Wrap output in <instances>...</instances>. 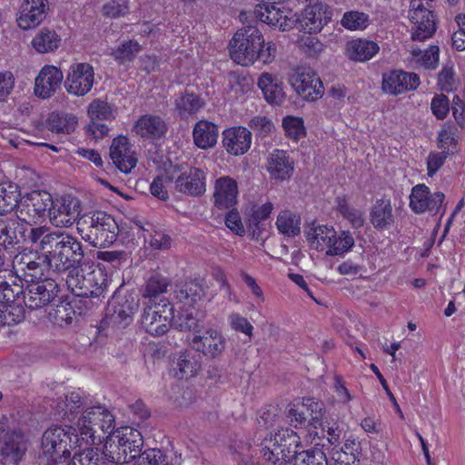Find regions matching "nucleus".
<instances>
[{
	"mask_svg": "<svg viewBox=\"0 0 465 465\" xmlns=\"http://www.w3.org/2000/svg\"><path fill=\"white\" fill-rule=\"evenodd\" d=\"M45 226L32 227L30 229L29 243L35 245V249L23 248L14 258V264L18 266L25 276L32 281L51 279L52 273H56L49 250H46Z\"/></svg>",
	"mask_w": 465,
	"mask_h": 465,
	"instance_id": "obj_1",
	"label": "nucleus"
},
{
	"mask_svg": "<svg viewBox=\"0 0 465 465\" xmlns=\"http://www.w3.org/2000/svg\"><path fill=\"white\" fill-rule=\"evenodd\" d=\"M45 245L49 250L56 273L75 271L82 267L85 260V252L82 242L74 235L65 232H49L45 226Z\"/></svg>",
	"mask_w": 465,
	"mask_h": 465,
	"instance_id": "obj_2",
	"label": "nucleus"
},
{
	"mask_svg": "<svg viewBox=\"0 0 465 465\" xmlns=\"http://www.w3.org/2000/svg\"><path fill=\"white\" fill-rule=\"evenodd\" d=\"M68 290L83 303L86 310H91L103 302L107 292V276L101 269L85 272L77 269L71 271L66 278Z\"/></svg>",
	"mask_w": 465,
	"mask_h": 465,
	"instance_id": "obj_3",
	"label": "nucleus"
},
{
	"mask_svg": "<svg viewBox=\"0 0 465 465\" xmlns=\"http://www.w3.org/2000/svg\"><path fill=\"white\" fill-rule=\"evenodd\" d=\"M77 232L93 247L106 248L117 240L119 226L114 217L104 212H88L79 219Z\"/></svg>",
	"mask_w": 465,
	"mask_h": 465,
	"instance_id": "obj_4",
	"label": "nucleus"
},
{
	"mask_svg": "<svg viewBox=\"0 0 465 465\" xmlns=\"http://www.w3.org/2000/svg\"><path fill=\"white\" fill-rule=\"evenodd\" d=\"M103 446L105 460L124 465L142 455L143 438L139 430L124 427L107 435Z\"/></svg>",
	"mask_w": 465,
	"mask_h": 465,
	"instance_id": "obj_5",
	"label": "nucleus"
},
{
	"mask_svg": "<svg viewBox=\"0 0 465 465\" xmlns=\"http://www.w3.org/2000/svg\"><path fill=\"white\" fill-rule=\"evenodd\" d=\"M299 435L289 428L267 433L255 444L263 465H284L301 445Z\"/></svg>",
	"mask_w": 465,
	"mask_h": 465,
	"instance_id": "obj_6",
	"label": "nucleus"
},
{
	"mask_svg": "<svg viewBox=\"0 0 465 465\" xmlns=\"http://www.w3.org/2000/svg\"><path fill=\"white\" fill-rule=\"evenodd\" d=\"M115 427L114 416L104 405L85 407L77 420V429L82 441L89 445L99 444L105 433H113Z\"/></svg>",
	"mask_w": 465,
	"mask_h": 465,
	"instance_id": "obj_7",
	"label": "nucleus"
},
{
	"mask_svg": "<svg viewBox=\"0 0 465 465\" xmlns=\"http://www.w3.org/2000/svg\"><path fill=\"white\" fill-rule=\"evenodd\" d=\"M81 439L72 426H54L47 429L42 436V450L52 464H58L71 456V451L79 447Z\"/></svg>",
	"mask_w": 465,
	"mask_h": 465,
	"instance_id": "obj_8",
	"label": "nucleus"
},
{
	"mask_svg": "<svg viewBox=\"0 0 465 465\" xmlns=\"http://www.w3.org/2000/svg\"><path fill=\"white\" fill-rule=\"evenodd\" d=\"M306 238L312 249L325 252L327 255H341L354 245V238L349 231H342L339 235L332 227L312 223L306 232Z\"/></svg>",
	"mask_w": 465,
	"mask_h": 465,
	"instance_id": "obj_9",
	"label": "nucleus"
},
{
	"mask_svg": "<svg viewBox=\"0 0 465 465\" xmlns=\"http://www.w3.org/2000/svg\"><path fill=\"white\" fill-rule=\"evenodd\" d=\"M264 44L261 31H236L229 43L231 58L238 64L248 66L259 57V48Z\"/></svg>",
	"mask_w": 465,
	"mask_h": 465,
	"instance_id": "obj_10",
	"label": "nucleus"
},
{
	"mask_svg": "<svg viewBox=\"0 0 465 465\" xmlns=\"http://www.w3.org/2000/svg\"><path fill=\"white\" fill-rule=\"evenodd\" d=\"M52 204L53 198L48 192L32 191L19 199L16 217L28 225L36 223L48 215Z\"/></svg>",
	"mask_w": 465,
	"mask_h": 465,
	"instance_id": "obj_11",
	"label": "nucleus"
},
{
	"mask_svg": "<svg viewBox=\"0 0 465 465\" xmlns=\"http://www.w3.org/2000/svg\"><path fill=\"white\" fill-rule=\"evenodd\" d=\"M139 300L132 293L114 294L110 302L104 324L116 328H125L133 322L138 311Z\"/></svg>",
	"mask_w": 465,
	"mask_h": 465,
	"instance_id": "obj_12",
	"label": "nucleus"
},
{
	"mask_svg": "<svg viewBox=\"0 0 465 465\" xmlns=\"http://www.w3.org/2000/svg\"><path fill=\"white\" fill-rule=\"evenodd\" d=\"M289 83L296 94L307 101H316L324 94L322 82L308 66H298L292 70Z\"/></svg>",
	"mask_w": 465,
	"mask_h": 465,
	"instance_id": "obj_13",
	"label": "nucleus"
},
{
	"mask_svg": "<svg viewBox=\"0 0 465 465\" xmlns=\"http://www.w3.org/2000/svg\"><path fill=\"white\" fill-rule=\"evenodd\" d=\"M81 203L70 194L53 200L49 209V221L55 227L69 228L81 219Z\"/></svg>",
	"mask_w": 465,
	"mask_h": 465,
	"instance_id": "obj_14",
	"label": "nucleus"
},
{
	"mask_svg": "<svg viewBox=\"0 0 465 465\" xmlns=\"http://www.w3.org/2000/svg\"><path fill=\"white\" fill-rule=\"evenodd\" d=\"M444 200L445 195L443 193H431L427 185L420 183L411 189L410 207L417 214L428 212L431 215L440 213V217H442L445 213V207H443Z\"/></svg>",
	"mask_w": 465,
	"mask_h": 465,
	"instance_id": "obj_15",
	"label": "nucleus"
},
{
	"mask_svg": "<svg viewBox=\"0 0 465 465\" xmlns=\"http://www.w3.org/2000/svg\"><path fill=\"white\" fill-rule=\"evenodd\" d=\"M173 306L171 302H165L161 306L144 307L141 323L145 331L153 336L165 334L173 318Z\"/></svg>",
	"mask_w": 465,
	"mask_h": 465,
	"instance_id": "obj_16",
	"label": "nucleus"
},
{
	"mask_svg": "<svg viewBox=\"0 0 465 465\" xmlns=\"http://www.w3.org/2000/svg\"><path fill=\"white\" fill-rule=\"evenodd\" d=\"M60 292L58 283L53 279H45L28 284L25 292V305L29 310H37L50 304Z\"/></svg>",
	"mask_w": 465,
	"mask_h": 465,
	"instance_id": "obj_17",
	"label": "nucleus"
},
{
	"mask_svg": "<svg viewBox=\"0 0 465 465\" xmlns=\"http://www.w3.org/2000/svg\"><path fill=\"white\" fill-rule=\"evenodd\" d=\"M94 83V71L88 63H77L70 66L64 81L68 94L84 96L89 93Z\"/></svg>",
	"mask_w": 465,
	"mask_h": 465,
	"instance_id": "obj_18",
	"label": "nucleus"
},
{
	"mask_svg": "<svg viewBox=\"0 0 465 465\" xmlns=\"http://www.w3.org/2000/svg\"><path fill=\"white\" fill-rule=\"evenodd\" d=\"M30 229L28 224L18 218H1L0 245L8 250L29 243Z\"/></svg>",
	"mask_w": 465,
	"mask_h": 465,
	"instance_id": "obj_19",
	"label": "nucleus"
},
{
	"mask_svg": "<svg viewBox=\"0 0 465 465\" xmlns=\"http://www.w3.org/2000/svg\"><path fill=\"white\" fill-rule=\"evenodd\" d=\"M191 348L209 359L220 357L226 348V339L221 331L210 328L205 331L194 334L190 341Z\"/></svg>",
	"mask_w": 465,
	"mask_h": 465,
	"instance_id": "obj_20",
	"label": "nucleus"
},
{
	"mask_svg": "<svg viewBox=\"0 0 465 465\" xmlns=\"http://www.w3.org/2000/svg\"><path fill=\"white\" fill-rule=\"evenodd\" d=\"M239 20L244 25L242 29H258L263 25L269 26H279V29H284L285 17L282 16L279 9L275 6H272V9L268 5H259L252 12H241L239 15Z\"/></svg>",
	"mask_w": 465,
	"mask_h": 465,
	"instance_id": "obj_21",
	"label": "nucleus"
},
{
	"mask_svg": "<svg viewBox=\"0 0 465 465\" xmlns=\"http://www.w3.org/2000/svg\"><path fill=\"white\" fill-rule=\"evenodd\" d=\"M331 16L332 12L327 5L322 2H316L313 5H306L301 17L296 19L294 26L288 25L285 23L283 27L288 26L289 29L292 27H296V29L299 27L303 29L305 27H309V29H323L331 21Z\"/></svg>",
	"mask_w": 465,
	"mask_h": 465,
	"instance_id": "obj_22",
	"label": "nucleus"
},
{
	"mask_svg": "<svg viewBox=\"0 0 465 465\" xmlns=\"http://www.w3.org/2000/svg\"><path fill=\"white\" fill-rule=\"evenodd\" d=\"M88 114L91 122L87 127V133L94 139H102L107 135L109 128L103 121H111L114 114L111 105L102 100H94L88 106Z\"/></svg>",
	"mask_w": 465,
	"mask_h": 465,
	"instance_id": "obj_23",
	"label": "nucleus"
},
{
	"mask_svg": "<svg viewBox=\"0 0 465 465\" xmlns=\"http://www.w3.org/2000/svg\"><path fill=\"white\" fill-rule=\"evenodd\" d=\"M420 84V77L415 73L392 70L382 75V90L390 94L397 95L416 90Z\"/></svg>",
	"mask_w": 465,
	"mask_h": 465,
	"instance_id": "obj_24",
	"label": "nucleus"
},
{
	"mask_svg": "<svg viewBox=\"0 0 465 465\" xmlns=\"http://www.w3.org/2000/svg\"><path fill=\"white\" fill-rule=\"evenodd\" d=\"M205 173L196 167H189L182 172L174 180L176 192L185 195L197 197L203 195L206 191Z\"/></svg>",
	"mask_w": 465,
	"mask_h": 465,
	"instance_id": "obj_25",
	"label": "nucleus"
},
{
	"mask_svg": "<svg viewBox=\"0 0 465 465\" xmlns=\"http://www.w3.org/2000/svg\"><path fill=\"white\" fill-rule=\"evenodd\" d=\"M169 286L170 281L167 277L158 273L150 276L141 289L144 307L161 306L170 302L164 297Z\"/></svg>",
	"mask_w": 465,
	"mask_h": 465,
	"instance_id": "obj_26",
	"label": "nucleus"
},
{
	"mask_svg": "<svg viewBox=\"0 0 465 465\" xmlns=\"http://www.w3.org/2000/svg\"><path fill=\"white\" fill-rule=\"evenodd\" d=\"M213 189V203L218 209L228 210L237 203L238 183L232 177L225 175L217 178Z\"/></svg>",
	"mask_w": 465,
	"mask_h": 465,
	"instance_id": "obj_27",
	"label": "nucleus"
},
{
	"mask_svg": "<svg viewBox=\"0 0 465 465\" xmlns=\"http://www.w3.org/2000/svg\"><path fill=\"white\" fill-rule=\"evenodd\" d=\"M63 80L64 74L58 67L45 65L35 78V95L42 99L51 97L60 88Z\"/></svg>",
	"mask_w": 465,
	"mask_h": 465,
	"instance_id": "obj_28",
	"label": "nucleus"
},
{
	"mask_svg": "<svg viewBox=\"0 0 465 465\" xmlns=\"http://www.w3.org/2000/svg\"><path fill=\"white\" fill-rule=\"evenodd\" d=\"M110 157L114 164L124 173H130L136 166L138 161L125 136H118L113 140Z\"/></svg>",
	"mask_w": 465,
	"mask_h": 465,
	"instance_id": "obj_29",
	"label": "nucleus"
},
{
	"mask_svg": "<svg viewBox=\"0 0 465 465\" xmlns=\"http://www.w3.org/2000/svg\"><path fill=\"white\" fill-rule=\"evenodd\" d=\"M252 143V133L245 127L237 126L223 133V144L226 152L232 155L245 153Z\"/></svg>",
	"mask_w": 465,
	"mask_h": 465,
	"instance_id": "obj_30",
	"label": "nucleus"
},
{
	"mask_svg": "<svg viewBox=\"0 0 465 465\" xmlns=\"http://www.w3.org/2000/svg\"><path fill=\"white\" fill-rule=\"evenodd\" d=\"M45 0H25L17 18L20 29H33L45 17Z\"/></svg>",
	"mask_w": 465,
	"mask_h": 465,
	"instance_id": "obj_31",
	"label": "nucleus"
},
{
	"mask_svg": "<svg viewBox=\"0 0 465 465\" xmlns=\"http://www.w3.org/2000/svg\"><path fill=\"white\" fill-rule=\"evenodd\" d=\"M27 450V442L21 432L13 431L5 435L1 454L5 463L17 465Z\"/></svg>",
	"mask_w": 465,
	"mask_h": 465,
	"instance_id": "obj_32",
	"label": "nucleus"
},
{
	"mask_svg": "<svg viewBox=\"0 0 465 465\" xmlns=\"http://www.w3.org/2000/svg\"><path fill=\"white\" fill-rule=\"evenodd\" d=\"M267 171L272 179L284 181L289 179L293 172V163L287 152L274 150L267 159Z\"/></svg>",
	"mask_w": 465,
	"mask_h": 465,
	"instance_id": "obj_33",
	"label": "nucleus"
},
{
	"mask_svg": "<svg viewBox=\"0 0 465 465\" xmlns=\"http://www.w3.org/2000/svg\"><path fill=\"white\" fill-rule=\"evenodd\" d=\"M174 111L183 119L195 116L204 105V100L198 94L184 91L177 94L173 101Z\"/></svg>",
	"mask_w": 465,
	"mask_h": 465,
	"instance_id": "obj_34",
	"label": "nucleus"
},
{
	"mask_svg": "<svg viewBox=\"0 0 465 465\" xmlns=\"http://www.w3.org/2000/svg\"><path fill=\"white\" fill-rule=\"evenodd\" d=\"M135 133L147 139L160 138L167 131V125L162 117L153 114L141 116L134 125Z\"/></svg>",
	"mask_w": 465,
	"mask_h": 465,
	"instance_id": "obj_35",
	"label": "nucleus"
},
{
	"mask_svg": "<svg viewBox=\"0 0 465 465\" xmlns=\"http://www.w3.org/2000/svg\"><path fill=\"white\" fill-rule=\"evenodd\" d=\"M173 300L177 302L191 305L200 301L205 295V291L197 281L190 280L176 282L173 288Z\"/></svg>",
	"mask_w": 465,
	"mask_h": 465,
	"instance_id": "obj_36",
	"label": "nucleus"
},
{
	"mask_svg": "<svg viewBox=\"0 0 465 465\" xmlns=\"http://www.w3.org/2000/svg\"><path fill=\"white\" fill-rule=\"evenodd\" d=\"M379 50L376 43L359 38L347 43L345 54L350 60L365 62L371 60Z\"/></svg>",
	"mask_w": 465,
	"mask_h": 465,
	"instance_id": "obj_37",
	"label": "nucleus"
},
{
	"mask_svg": "<svg viewBox=\"0 0 465 465\" xmlns=\"http://www.w3.org/2000/svg\"><path fill=\"white\" fill-rule=\"evenodd\" d=\"M370 221L377 230L389 229L394 223L392 206L389 199H379L371 207Z\"/></svg>",
	"mask_w": 465,
	"mask_h": 465,
	"instance_id": "obj_38",
	"label": "nucleus"
},
{
	"mask_svg": "<svg viewBox=\"0 0 465 465\" xmlns=\"http://www.w3.org/2000/svg\"><path fill=\"white\" fill-rule=\"evenodd\" d=\"M218 134L217 125L212 122L201 120L193 127V143L201 149L212 148L217 143Z\"/></svg>",
	"mask_w": 465,
	"mask_h": 465,
	"instance_id": "obj_39",
	"label": "nucleus"
},
{
	"mask_svg": "<svg viewBox=\"0 0 465 465\" xmlns=\"http://www.w3.org/2000/svg\"><path fill=\"white\" fill-rule=\"evenodd\" d=\"M20 196V191L16 184L0 183V216H5L14 210L17 212Z\"/></svg>",
	"mask_w": 465,
	"mask_h": 465,
	"instance_id": "obj_40",
	"label": "nucleus"
},
{
	"mask_svg": "<svg viewBox=\"0 0 465 465\" xmlns=\"http://www.w3.org/2000/svg\"><path fill=\"white\" fill-rule=\"evenodd\" d=\"M203 318V312L192 310L182 311L176 316L173 312L171 320L172 327L181 331H199L200 322Z\"/></svg>",
	"mask_w": 465,
	"mask_h": 465,
	"instance_id": "obj_41",
	"label": "nucleus"
},
{
	"mask_svg": "<svg viewBox=\"0 0 465 465\" xmlns=\"http://www.w3.org/2000/svg\"><path fill=\"white\" fill-rule=\"evenodd\" d=\"M77 118L70 114L53 112L46 120V127L55 134H71L75 130Z\"/></svg>",
	"mask_w": 465,
	"mask_h": 465,
	"instance_id": "obj_42",
	"label": "nucleus"
},
{
	"mask_svg": "<svg viewBox=\"0 0 465 465\" xmlns=\"http://www.w3.org/2000/svg\"><path fill=\"white\" fill-rule=\"evenodd\" d=\"M173 363L174 375L179 379L193 377L201 369V363L190 351L181 352Z\"/></svg>",
	"mask_w": 465,
	"mask_h": 465,
	"instance_id": "obj_43",
	"label": "nucleus"
},
{
	"mask_svg": "<svg viewBox=\"0 0 465 465\" xmlns=\"http://www.w3.org/2000/svg\"><path fill=\"white\" fill-rule=\"evenodd\" d=\"M258 86L262 91L265 100L269 104H280L284 100V93L282 87L278 84L272 75L263 73L259 80Z\"/></svg>",
	"mask_w": 465,
	"mask_h": 465,
	"instance_id": "obj_44",
	"label": "nucleus"
},
{
	"mask_svg": "<svg viewBox=\"0 0 465 465\" xmlns=\"http://www.w3.org/2000/svg\"><path fill=\"white\" fill-rule=\"evenodd\" d=\"M230 450L233 460L238 465H262L261 461L254 458L252 445L243 440H232L230 444Z\"/></svg>",
	"mask_w": 465,
	"mask_h": 465,
	"instance_id": "obj_45",
	"label": "nucleus"
},
{
	"mask_svg": "<svg viewBox=\"0 0 465 465\" xmlns=\"http://www.w3.org/2000/svg\"><path fill=\"white\" fill-rule=\"evenodd\" d=\"M276 227L284 236L295 237L301 232V218L289 210L282 211L277 216Z\"/></svg>",
	"mask_w": 465,
	"mask_h": 465,
	"instance_id": "obj_46",
	"label": "nucleus"
},
{
	"mask_svg": "<svg viewBox=\"0 0 465 465\" xmlns=\"http://www.w3.org/2000/svg\"><path fill=\"white\" fill-rule=\"evenodd\" d=\"M438 147L441 151L453 155L457 152L459 141L458 129L453 124L446 123L438 134Z\"/></svg>",
	"mask_w": 465,
	"mask_h": 465,
	"instance_id": "obj_47",
	"label": "nucleus"
},
{
	"mask_svg": "<svg viewBox=\"0 0 465 465\" xmlns=\"http://www.w3.org/2000/svg\"><path fill=\"white\" fill-rule=\"evenodd\" d=\"M286 417L289 423L296 429L312 425L308 408L302 401L289 403L286 407Z\"/></svg>",
	"mask_w": 465,
	"mask_h": 465,
	"instance_id": "obj_48",
	"label": "nucleus"
},
{
	"mask_svg": "<svg viewBox=\"0 0 465 465\" xmlns=\"http://www.w3.org/2000/svg\"><path fill=\"white\" fill-rule=\"evenodd\" d=\"M141 50L142 46L137 41L128 40L124 41L114 49L111 55L119 64H125L126 63L134 61Z\"/></svg>",
	"mask_w": 465,
	"mask_h": 465,
	"instance_id": "obj_49",
	"label": "nucleus"
},
{
	"mask_svg": "<svg viewBox=\"0 0 465 465\" xmlns=\"http://www.w3.org/2000/svg\"><path fill=\"white\" fill-rule=\"evenodd\" d=\"M273 210V204L267 202L261 206L252 210V215L249 220V227L252 231V237L259 239L264 230L262 221L266 220Z\"/></svg>",
	"mask_w": 465,
	"mask_h": 465,
	"instance_id": "obj_50",
	"label": "nucleus"
},
{
	"mask_svg": "<svg viewBox=\"0 0 465 465\" xmlns=\"http://www.w3.org/2000/svg\"><path fill=\"white\" fill-rule=\"evenodd\" d=\"M60 42L55 31H40L32 40V45L38 53L45 54L57 49Z\"/></svg>",
	"mask_w": 465,
	"mask_h": 465,
	"instance_id": "obj_51",
	"label": "nucleus"
},
{
	"mask_svg": "<svg viewBox=\"0 0 465 465\" xmlns=\"http://www.w3.org/2000/svg\"><path fill=\"white\" fill-rule=\"evenodd\" d=\"M25 303L13 302L1 306L0 310V322L4 324H16L25 319Z\"/></svg>",
	"mask_w": 465,
	"mask_h": 465,
	"instance_id": "obj_52",
	"label": "nucleus"
},
{
	"mask_svg": "<svg viewBox=\"0 0 465 465\" xmlns=\"http://www.w3.org/2000/svg\"><path fill=\"white\" fill-rule=\"evenodd\" d=\"M102 461H105L104 447L101 450L98 448H88L75 453L68 465H102Z\"/></svg>",
	"mask_w": 465,
	"mask_h": 465,
	"instance_id": "obj_53",
	"label": "nucleus"
},
{
	"mask_svg": "<svg viewBox=\"0 0 465 465\" xmlns=\"http://www.w3.org/2000/svg\"><path fill=\"white\" fill-rule=\"evenodd\" d=\"M317 31H302L297 40L299 47L308 55L313 56L322 52L323 45L316 36Z\"/></svg>",
	"mask_w": 465,
	"mask_h": 465,
	"instance_id": "obj_54",
	"label": "nucleus"
},
{
	"mask_svg": "<svg viewBox=\"0 0 465 465\" xmlns=\"http://www.w3.org/2000/svg\"><path fill=\"white\" fill-rule=\"evenodd\" d=\"M410 20L415 25L414 29H435L434 14L427 8H417L410 11Z\"/></svg>",
	"mask_w": 465,
	"mask_h": 465,
	"instance_id": "obj_55",
	"label": "nucleus"
},
{
	"mask_svg": "<svg viewBox=\"0 0 465 465\" xmlns=\"http://www.w3.org/2000/svg\"><path fill=\"white\" fill-rule=\"evenodd\" d=\"M4 295L2 297V305L13 303V302H25V289L21 282L13 281L9 282L5 281L4 286Z\"/></svg>",
	"mask_w": 465,
	"mask_h": 465,
	"instance_id": "obj_56",
	"label": "nucleus"
},
{
	"mask_svg": "<svg viewBox=\"0 0 465 465\" xmlns=\"http://www.w3.org/2000/svg\"><path fill=\"white\" fill-rule=\"evenodd\" d=\"M369 15L359 11L344 13L341 21L345 29H366L370 25Z\"/></svg>",
	"mask_w": 465,
	"mask_h": 465,
	"instance_id": "obj_57",
	"label": "nucleus"
},
{
	"mask_svg": "<svg viewBox=\"0 0 465 465\" xmlns=\"http://www.w3.org/2000/svg\"><path fill=\"white\" fill-rule=\"evenodd\" d=\"M337 210L354 228H360L363 225L364 219L361 212L350 206L344 198H338Z\"/></svg>",
	"mask_w": 465,
	"mask_h": 465,
	"instance_id": "obj_58",
	"label": "nucleus"
},
{
	"mask_svg": "<svg viewBox=\"0 0 465 465\" xmlns=\"http://www.w3.org/2000/svg\"><path fill=\"white\" fill-rule=\"evenodd\" d=\"M64 408L62 409L64 416L71 420L70 415L78 412L81 409L86 406V402L78 391H71L64 396Z\"/></svg>",
	"mask_w": 465,
	"mask_h": 465,
	"instance_id": "obj_59",
	"label": "nucleus"
},
{
	"mask_svg": "<svg viewBox=\"0 0 465 465\" xmlns=\"http://www.w3.org/2000/svg\"><path fill=\"white\" fill-rule=\"evenodd\" d=\"M284 131L290 138L298 141L306 134L303 120L300 117L286 116L282 120Z\"/></svg>",
	"mask_w": 465,
	"mask_h": 465,
	"instance_id": "obj_60",
	"label": "nucleus"
},
{
	"mask_svg": "<svg viewBox=\"0 0 465 465\" xmlns=\"http://www.w3.org/2000/svg\"><path fill=\"white\" fill-rule=\"evenodd\" d=\"M439 47L437 45H431L428 50L421 52L420 49L413 48L411 54L413 57L420 56L421 65L426 69L433 70L439 64Z\"/></svg>",
	"mask_w": 465,
	"mask_h": 465,
	"instance_id": "obj_61",
	"label": "nucleus"
},
{
	"mask_svg": "<svg viewBox=\"0 0 465 465\" xmlns=\"http://www.w3.org/2000/svg\"><path fill=\"white\" fill-rule=\"evenodd\" d=\"M129 11L127 0H108L102 7V14L108 18H118Z\"/></svg>",
	"mask_w": 465,
	"mask_h": 465,
	"instance_id": "obj_62",
	"label": "nucleus"
},
{
	"mask_svg": "<svg viewBox=\"0 0 465 465\" xmlns=\"http://www.w3.org/2000/svg\"><path fill=\"white\" fill-rule=\"evenodd\" d=\"M136 465H168L167 456L159 449L146 450L139 456Z\"/></svg>",
	"mask_w": 465,
	"mask_h": 465,
	"instance_id": "obj_63",
	"label": "nucleus"
},
{
	"mask_svg": "<svg viewBox=\"0 0 465 465\" xmlns=\"http://www.w3.org/2000/svg\"><path fill=\"white\" fill-rule=\"evenodd\" d=\"M228 322L233 331L244 333L249 336V338L252 336L253 326L247 318L242 316L240 313L232 312L229 314Z\"/></svg>",
	"mask_w": 465,
	"mask_h": 465,
	"instance_id": "obj_64",
	"label": "nucleus"
}]
</instances>
